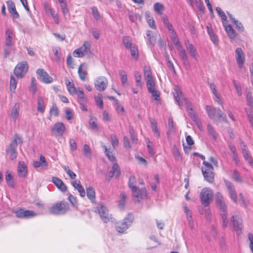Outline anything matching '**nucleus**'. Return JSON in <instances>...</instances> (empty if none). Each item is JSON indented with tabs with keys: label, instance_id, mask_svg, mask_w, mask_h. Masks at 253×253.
<instances>
[{
	"label": "nucleus",
	"instance_id": "6",
	"mask_svg": "<svg viewBox=\"0 0 253 253\" xmlns=\"http://www.w3.org/2000/svg\"><path fill=\"white\" fill-rule=\"evenodd\" d=\"M28 68V65L26 61H23L19 62L17 64L14 69V74L17 78H22L27 72Z\"/></svg>",
	"mask_w": 253,
	"mask_h": 253
},
{
	"label": "nucleus",
	"instance_id": "51",
	"mask_svg": "<svg viewBox=\"0 0 253 253\" xmlns=\"http://www.w3.org/2000/svg\"><path fill=\"white\" fill-rule=\"evenodd\" d=\"M17 85V81L12 76H11L10 81V90L12 92H14Z\"/></svg>",
	"mask_w": 253,
	"mask_h": 253
},
{
	"label": "nucleus",
	"instance_id": "36",
	"mask_svg": "<svg viewBox=\"0 0 253 253\" xmlns=\"http://www.w3.org/2000/svg\"><path fill=\"white\" fill-rule=\"evenodd\" d=\"M66 84L69 92L72 94H75L77 89L75 87L74 84L68 80L66 81Z\"/></svg>",
	"mask_w": 253,
	"mask_h": 253
},
{
	"label": "nucleus",
	"instance_id": "49",
	"mask_svg": "<svg viewBox=\"0 0 253 253\" xmlns=\"http://www.w3.org/2000/svg\"><path fill=\"white\" fill-rule=\"evenodd\" d=\"M165 26L168 28L169 33H170V37L171 39L177 37L176 32H175L173 26L171 23H169Z\"/></svg>",
	"mask_w": 253,
	"mask_h": 253
},
{
	"label": "nucleus",
	"instance_id": "46",
	"mask_svg": "<svg viewBox=\"0 0 253 253\" xmlns=\"http://www.w3.org/2000/svg\"><path fill=\"white\" fill-rule=\"evenodd\" d=\"M62 168L71 179H74L76 178V174L70 169L68 166H63Z\"/></svg>",
	"mask_w": 253,
	"mask_h": 253
},
{
	"label": "nucleus",
	"instance_id": "53",
	"mask_svg": "<svg viewBox=\"0 0 253 253\" xmlns=\"http://www.w3.org/2000/svg\"><path fill=\"white\" fill-rule=\"evenodd\" d=\"M79 99V102H85L86 101V99L85 98L84 95V93L83 90H80L79 89H77L76 93Z\"/></svg>",
	"mask_w": 253,
	"mask_h": 253
},
{
	"label": "nucleus",
	"instance_id": "39",
	"mask_svg": "<svg viewBox=\"0 0 253 253\" xmlns=\"http://www.w3.org/2000/svg\"><path fill=\"white\" fill-rule=\"evenodd\" d=\"M128 16L129 20L131 22H136L137 20H141V16L138 13H133L132 12H129Z\"/></svg>",
	"mask_w": 253,
	"mask_h": 253
},
{
	"label": "nucleus",
	"instance_id": "16",
	"mask_svg": "<svg viewBox=\"0 0 253 253\" xmlns=\"http://www.w3.org/2000/svg\"><path fill=\"white\" fill-rule=\"evenodd\" d=\"M172 93L176 102L177 103L179 107L181 108L182 106V103L181 101V99H183L184 97L180 88L178 86H175L173 88Z\"/></svg>",
	"mask_w": 253,
	"mask_h": 253
},
{
	"label": "nucleus",
	"instance_id": "31",
	"mask_svg": "<svg viewBox=\"0 0 253 253\" xmlns=\"http://www.w3.org/2000/svg\"><path fill=\"white\" fill-rule=\"evenodd\" d=\"M227 14L229 18L232 21V22L236 25L237 29L240 32H243L244 31V28L243 24L239 21L236 20L228 12H227Z\"/></svg>",
	"mask_w": 253,
	"mask_h": 253
},
{
	"label": "nucleus",
	"instance_id": "60",
	"mask_svg": "<svg viewBox=\"0 0 253 253\" xmlns=\"http://www.w3.org/2000/svg\"><path fill=\"white\" fill-rule=\"evenodd\" d=\"M135 182L136 179L134 176L132 175L130 176L128 181V186L131 189H135V187H136L135 185Z\"/></svg>",
	"mask_w": 253,
	"mask_h": 253
},
{
	"label": "nucleus",
	"instance_id": "62",
	"mask_svg": "<svg viewBox=\"0 0 253 253\" xmlns=\"http://www.w3.org/2000/svg\"><path fill=\"white\" fill-rule=\"evenodd\" d=\"M171 40L173 42V43L176 46L177 49L178 50V51L183 49L182 48V45L180 43L177 37L172 39Z\"/></svg>",
	"mask_w": 253,
	"mask_h": 253
},
{
	"label": "nucleus",
	"instance_id": "1",
	"mask_svg": "<svg viewBox=\"0 0 253 253\" xmlns=\"http://www.w3.org/2000/svg\"><path fill=\"white\" fill-rule=\"evenodd\" d=\"M23 143L22 137L18 134H16L14 139L10 144L9 147L6 149V153L10 154L11 160H14L17 156L16 149L18 144H21Z\"/></svg>",
	"mask_w": 253,
	"mask_h": 253
},
{
	"label": "nucleus",
	"instance_id": "13",
	"mask_svg": "<svg viewBox=\"0 0 253 253\" xmlns=\"http://www.w3.org/2000/svg\"><path fill=\"white\" fill-rule=\"evenodd\" d=\"M90 44L87 42H85L84 44L80 48L75 49L73 52V55L76 57H83L85 53H86L89 49Z\"/></svg>",
	"mask_w": 253,
	"mask_h": 253
},
{
	"label": "nucleus",
	"instance_id": "55",
	"mask_svg": "<svg viewBox=\"0 0 253 253\" xmlns=\"http://www.w3.org/2000/svg\"><path fill=\"white\" fill-rule=\"evenodd\" d=\"M216 10L217 12L218 13V15L221 17L222 20V22L226 21L227 19V17L226 15H225V13L224 12V11H223L222 10V9L219 7H217L216 8Z\"/></svg>",
	"mask_w": 253,
	"mask_h": 253
},
{
	"label": "nucleus",
	"instance_id": "44",
	"mask_svg": "<svg viewBox=\"0 0 253 253\" xmlns=\"http://www.w3.org/2000/svg\"><path fill=\"white\" fill-rule=\"evenodd\" d=\"M103 147L105 149V155L108 157V159L110 161H116V158L113 154L112 152L108 149L106 146H104Z\"/></svg>",
	"mask_w": 253,
	"mask_h": 253
},
{
	"label": "nucleus",
	"instance_id": "29",
	"mask_svg": "<svg viewBox=\"0 0 253 253\" xmlns=\"http://www.w3.org/2000/svg\"><path fill=\"white\" fill-rule=\"evenodd\" d=\"M223 25L225 28V31L229 37L230 39L234 40L236 38V33L231 25H227L225 22H223Z\"/></svg>",
	"mask_w": 253,
	"mask_h": 253
},
{
	"label": "nucleus",
	"instance_id": "30",
	"mask_svg": "<svg viewBox=\"0 0 253 253\" xmlns=\"http://www.w3.org/2000/svg\"><path fill=\"white\" fill-rule=\"evenodd\" d=\"M202 173L205 179L210 183H212L214 181V173L213 170L207 171L202 170Z\"/></svg>",
	"mask_w": 253,
	"mask_h": 253
},
{
	"label": "nucleus",
	"instance_id": "35",
	"mask_svg": "<svg viewBox=\"0 0 253 253\" xmlns=\"http://www.w3.org/2000/svg\"><path fill=\"white\" fill-rule=\"evenodd\" d=\"M153 7L154 11L160 15H162L165 9L164 5L160 2L155 3Z\"/></svg>",
	"mask_w": 253,
	"mask_h": 253
},
{
	"label": "nucleus",
	"instance_id": "8",
	"mask_svg": "<svg viewBox=\"0 0 253 253\" xmlns=\"http://www.w3.org/2000/svg\"><path fill=\"white\" fill-rule=\"evenodd\" d=\"M215 204L217 208L220 211L221 213L227 212V206L223 197L219 192H217L215 194Z\"/></svg>",
	"mask_w": 253,
	"mask_h": 253
},
{
	"label": "nucleus",
	"instance_id": "50",
	"mask_svg": "<svg viewBox=\"0 0 253 253\" xmlns=\"http://www.w3.org/2000/svg\"><path fill=\"white\" fill-rule=\"evenodd\" d=\"M37 82L35 78H31V85L29 88L30 91L33 93H35L37 91Z\"/></svg>",
	"mask_w": 253,
	"mask_h": 253
},
{
	"label": "nucleus",
	"instance_id": "40",
	"mask_svg": "<svg viewBox=\"0 0 253 253\" xmlns=\"http://www.w3.org/2000/svg\"><path fill=\"white\" fill-rule=\"evenodd\" d=\"M123 42L125 46L127 49L134 45L132 44L131 38L128 36H125L123 37Z\"/></svg>",
	"mask_w": 253,
	"mask_h": 253
},
{
	"label": "nucleus",
	"instance_id": "20",
	"mask_svg": "<svg viewBox=\"0 0 253 253\" xmlns=\"http://www.w3.org/2000/svg\"><path fill=\"white\" fill-rule=\"evenodd\" d=\"M133 197L138 199H143L146 196L147 192L145 188H142L141 190L137 188V187L135 189H131Z\"/></svg>",
	"mask_w": 253,
	"mask_h": 253
},
{
	"label": "nucleus",
	"instance_id": "9",
	"mask_svg": "<svg viewBox=\"0 0 253 253\" xmlns=\"http://www.w3.org/2000/svg\"><path fill=\"white\" fill-rule=\"evenodd\" d=\"M15 36L13 30L11 28H7L5 33V45L11 47L15 42Z\"/></svg>",
	"mask_w": 253,
	"mask_h": 253
},
{
	"label": "nucleus",
	"instance_id": "18",
	"mask_svg": "<svg viewBox=\"0 0 253 253\" xmlns=\"http://www.w3.org/2000/svg\"><path fill=\"white\" fill-rule=\"evenodd\" d=\"M241 148L242 151V153L243 155V157L245 160L251 165H253V158L248 150L246 145L243 142L241 143Z\"/></svg>",
	"mask_w": 253,
	"mask_h": 253
},
{
	"label": "nucleus",
	"instance_id": "26",
	"mask_svg": "<svg viewBox=\"0 0 253 253\" xmlns=\"http://www.w3.org/2000/svg\"><path fill=\"white\" fill-rule=\"evenodd\" d=\"M78 73L80 79L82 81H84L86 76L87 74L86 65L85 64H81L78 68Z\"/></svg>",
	"mask_w": 253,
	"mask_h": 253
},
{
	"label": "nucleus",
	"instance_id": "10",
	"mask_svg": "<svg viewBox=\"0 0 253 253\" xmlns=\"http://www.w3.org/2000/svg\"><path fill=\"white\" fill-rule=\"evenodd\" d=\"M16 216L21 218H29L35 216L37 214L33 211L20 209L14 211Z\"/></svg>",
	"mask_w": 253,
	"mask_h": 253
},
{
	"label": "nucleus",
	"instance_id": "25",
	"mask_svg": "<svg viewBox=\"0 0 253 253\" xmlns=\"http://www.w3.org/2000/svg\"><path fill=\"white\" fill-rule=\"evenodd\" d=\"M65 130V127L63 123L58 122L56 123L52 129L59 136H62Z\"/></svg>",
	"mask_w": 253,
	"mask_h": 253
},
{
	"label": "nucleus",
	"instance_id": "11",
	"mask_svg": "<svg viewBox=\"0 0 253 253\" xmlns=\"http://www.w3.org/2000/svg\"><path fill=\"white\" fill-rule=\"evenodd\" d=\"M108 85V81L104 77H99L94 82V85L97 90L99 91H104Z\"/></svg>",
	"mask_w": 253,
	"mask_h": 253
},
{
	"label": "nucleus",
	"instance_id": "23",
	"mask_svg": "<svg viewBox=\"0 0 253 253\" xmlns=\"http://www.w3.org/2000/svg\"><path fill=\"white\" fill-rule=\"evenodd\" d=\"M120 169L119 165L117 163L114 164L112 167V170L108 172L106 177L110 180L113 176L118 177L120 174Z\"/></svg>",
	"mask_w": 253,
	"mask_h": 253
},
{
	"label": "nucleus",
	"instance_id": "24",
	"mask_svg": "<svg viewBox=\"0 0 253 253\" xmlns=\"http://www.w3.org/2000/svg\"><path fill=\"white\" fill-rule=\"evenodd\" d=\"M20 105L18 103H16L11 109L10 117L13 121L15 122L18 119L19 115Z\"/></svg>",
	"mask_w": 253,
	"mask_h": 253
},
{
	"label": "nucleus",
	"instance_id": "61",
	"mask_svg": "<svg viewBox=\"0 0 253 253\" xmlns=\"http://www.w3.org/2000/svg\"><path fill=\"white\" fill-rule=\"evenodd\" d=\"M126 195L124 193H122L120 195V201H119V206L121 208H123L125 204V201L126 199Z\"/></svg>",
	"mask_w": 253,
	"mask_h": 253
},
{
	"label": "nucleus",
	"instance_id": "56",
	"mask_svg": "<svg viewBox=\"0 0 253 253\" xmlns=\"http://www.w3.org/2000/svg\"><path fill=\"white\" fill-rule=\"evenodd\" d=\"M60 48L59 47H54L53 48V51L55 57V60L57 62H59L61 57Z\"/></svg>",
	"mask_w": 253,
	"mask_h": 253
},
{
	"label": "nucleus",
	"instance_id": "58",
	"mask_svg": "<svg viewBox=\"0 0 253 253\" xmlns=\"http://www.w3.org/2000/svg\"><path fill=\"white\" fill-rule=\"evenodd\" d=\"M146 81L147 83V88L149 92L155 89V85L153 79L148 80L147 81Z\"/></svg>",
	"mask_w": 253,
	"mask_h": 253
},
{
	"label": "nucleus",
	"instance_id": "43",
	"mask_svg": "<svg viewBox=\"0 0 253 253\" xmlns=\"http://www.w3.org/2000/svg\"><path fill=\"white\" fill-rule=\"evenodd\" d=\"M5 180L7 182L8 185L10 187H13L14 182L13 179V176L11 173L7 172L5 175Z\"/></svg>",
	"mask_w": 253,
	"mask_h": 253
},
{
	"label": "nucleus",
	"instance_id": "5",
	"mask_svg": "<svg viewBox=\"0 0 253 253\" xmlns=\"http://www.w3.org/2000/svg\"><path fill=\"white\" fill-rule=\"evenodd\" d=\"M132 214H128L123 221L118 222L116 224V228L118 232L124 233L130 226L133 221Z\"/></svg>",
	"mask_w": 253,
	"mask_h": 253
},
{
	"label": "nucleus",
	"instance_id": "3",
	"mask_svg": "<svg viewBox=\"0 0 253 253\" xmlns=\"http://www.w3.org/2000/svg\"><path fill=\"white\" fill-rule=\"evenodd\" d=\"M206 111L209 117L212 119L214 122L216 121V119L218 118L225 122H227L226 116L223 114L221 111L213 107L206 106Z\"/></svg>",
	"mask_w": 253,
	"mask_h": 253
},
{
	"label": "nucleus",
	"instance_id": "21",
	"mask_svg": "<svg viewBox=\"0 0 253 253\" xmlns=\"http://www.w3.org/2000/svg\"><path fill=\"white\" fill-rule=\"evenodd\" d=\"M72 186L74 188L78 191L80 195L82 197H84L85 195V191L84 187L81 185V182L79 180L76 179L72 182Z\"/></svg>",
	"mask_w": 253,
	"mask_h": 253
},
{
	"label": "nucleus",
	"instance_id": "4",
	"mask_svg": "<svg viewBox=\"0 0 253 253\" xmlns=\"http://www.w3.org/2000/svg\"><path fill=\"white\" fill-rule=\"evenodd\" d=\"M213 194L210 188H203L200 193V197L201 203L205 207H208L213 199Z\"/></svg>",
	"mask_w": 253,
	"mask_h": 253
},
{
	"label": "nucleus",
	"instance_id": "38",
	"mask_svg": "<svg viewBox=\"0 0 253 253\" xmlns=\"http://www.w3.org/2000/svg\"><path fill=\"white\" fill-rule=\"evenodd\" d=\"M150 123L151 124L152 130H153V132H154L155 135L157 137H160V133L158 128L157 122L156 121V120H155L154 119H151L150 120Z\"/></svg>",
	"mask_w": 253,
	"mask_h": 253
},
{
	"label": "nucleus",
	"instance_id": "27",
	"mask_svg": "<svg viewBox=\"0 0 253 253\" xmlns=\"http://www.w3.org/2000/svg\"><path fill=\"white\" fill-rule=\"evenodd\" d=\"M27 172V166L23 162L20 161L18 163V174L19 176L24 177L26 176Z\"/></svg>",
	"mask_w": 253,
	"mask_h": 253
},
{
	"label": "nucleus",
	"instance_id": "2",
	"mask_svg": "<svg viewBox=\"0 0 253 253\" xmlns=\"http://www.w3.org/2000/svg\"><path fill=\"white\" fill-rule=\"evenodd\" d=\"M69 209V205L67 202L61 201L53 205L49 209L50 213L55 215L65 214Z\"/></svg>",
	"mask_w": 253,
	"mask_h": 253
},
{
	"label": "nucleus",
	"instance_id": "19",
	"mask_svg": "<svg viewBox=\"0 0 253 253\" xmlns=\"http://www.w3.org/2000/svg\"><path fill=\"white\" fill-rule=\"evenodd\" d=\"M52 182L61 192H64L67 191V187L63 181L57 177H53Z\"/></svg>",
	"mask_w": 253,
	"mask_h": 253
},
{
	"label": "nucleus",
	"instance_id": "47",
	"mask_svg": "<svg viewBox=\"0 0 253 253\" xmlns=\"http://www.w3.org/2000/svg\"><path fill=\"white\" fill-rule=\"evenodd\" d=\"M144 77L146 81L148 80H152V73L151 70L149 67L145 66L144 68Z\"/></svg>",
	"mask_w": 253,
	"mask_h": 253
},
{
	"label": "nucleus",
	"instance_id": "64",
	"mask_svg": "<svg viewBox=\"0 0 253 253\" xmlns=\"http://www.w3.org/2000/svg\"><path fill=\"white\" fill-rule=\"evenodd\" d=\"M111 138L112 140V145L113 147L115 148L119 145V140L116 135L112 134L111 135Z\"/></svg>",
	"mask_w": 253,
	"mask_h": 253
},
{
	"label": "nucleus",
	"instance_id": "52",
	"mask_svg": "<svg viewBox=\"0 0 253 253\" xmlns=\"http://www.w3.org/2000/svg\"><path fill=\"white\" fill-rule=\"evenodd\" d=\"M83 152L84 156L90 158L91 157V152L89 148V146L87 144H84V146Z\"/></svg>",
	"mask_w": 253,
	"mask_h": 253
},
{
	"label": "nucleus",
	"instance_id": "15",
	"mask_svg": "<svg viewBox=\"0 0 253 253\" xmlns=\"http://www.w3.org/2000/svg\"><path fill=\"white\" fill-rule=\"evenodd\" d=\"M236 59L238 67L241 69L243 67L245 62V56L241 48L238 47L235 50Z\"/></svg>",
	"mask_w": 253,
	"mask_h": 253
},
{
	"label": "nucleus",
	"instance_id": "34",
	"mask_svg": "<svg viewBox=\"0 0 253 253\" xmlns=\"http://www.w3.org/2000/svg\"><path fill=\"white\" fill-rule=\"evenodd\" d=\"M45 109L44 101L43 98L40 96L38 98V107L37 110L41 113H43Z\"/></svg>",
	"mask_w": 253,
	"mask_h": 253
},
{
	"label": "nucleus",
	"instance_id": "54",
	"mask_svg": "<svg viewBox=\"0 0 253 253\" xmlns=\"http://www.w3.org/2000/svg\"><path fill=\"white\" fill-rule=\"evenodd\" d=\"M134 77L136 83V85L138 87H142L141 84V76L139 72H135L134 73Z\"/></svg>",
	"mask_w": 253,
	"mask_h": 253
},
{
	"label": "nucleus",
	"instance_id": "17",
	"mask_svg": "<svg viewBox=\"0 0 253 253\" xmlns=\"http://www.w3.org/2000/svg\"><path fill=\"white\" fill-rule=\"evenodd\" d=\"M231 221L233 222L234 230L238 234H240L242 227V219L239 216L233 215Z\"/></svg>",
	"mask_w": 253,
	"mask_h": 253
},
{
	"label": "nucleus",
	"instance_id": "37",
	"mask_svg": "<svg viewBox=\"0 0 253 253\" xmlns=\"http://www.w3.org/2000/svg\"><path fill=\"white\" fill-rule=\"evenodd\" d=\"M232 178L237 183H242L244 182L242 177L241 176L239 172L237 169H234L233 170Z\"/></svg>",
	"mask_w": 253,
	"mask_h": 253
},
{
	"label": "nucleus",
	"instance_id": "48",
	"mask_svg": "<svg viewBox=\"0 0 253 253\" xmlns=\"http://www.w3.org/2000/svg\"><path fill=\"white\" fill-rule=\"evenodd\" d=\"M207 129L209 134L211 135L214 139H216L217 138L216 133L213 127L211 125H208Z\"/></svg>",
	"mask_w": 253,
	"mask_h": 253
},
{
	"label": "nucleus",
	"instance_id": "59",
	"mask_svg": "<svg viewBox=\"0 0 253 253\" xmlns=\"http://www.w3.org/2000/svg\"><path fill=\"white\" fill-rule=\"evenodd\" d=\"M221 216L222 220V227L223 228H226L228 223V220L227 219V212L221 213Z\"/></svg>",
	"mask_w": 253,
	"mask_h": 253
},
{
	"label": "nucleus",
	"instance_id": "33",
	"mask_svg": "<svg viewBox=\"0 0 253 253\" xmlns=\"http://www.w3.org/2000/svg\"><path fill=\"white\" fill-rule=\"evenodd\" d=\"M86 190L87 198L92 202H93L95 200V192L94 188L92 187H89L86 188Z\"/></svg>",
	"mask_w": 253,
	"mask_h": 253
},
{
	"label": "nucleus",
	"instance_id": "42",
	"mask_svg": "<svg viewBox=\"0 0 253 253\" xmlns=\"http://www.w3.org/2000/svg\"><path fill=\"white\" fill-rule=\"evenodd\" d=\"M128 49L130 50V54L133 58L136 60L138 58V50L137 46L134 44Z\"/></svg>",
	"mask_w": 253,
	"mask_h": 253
},
{
	"label": "nucleus",
	"instance_id": "63",
	"mask_svg": "<svg viewBox=\"0 0 253 253\" xmlns=\"http://www.w3.org/2000/svg\"><path fill=\"white\" fill-rule=\"evenodd\" d=\"M246 98L248 105L252 108V109L253 110V99L250 92H247Z\"/></svg>",
	"mask_w": 253,
	"mask_h": 253
},
{
	"label": "nucleus",
	"instance_id": "12",
	"mask_svg": "<svg viewBox=\"0 0 253 253\" xmlns=\"http://www.w3.org/2000/svg\"><path fill=\"white\" fill-rule=\"evenodd\" d=\"M225 185L228 189V193L230 198L234 203H237V195L234 185L230 181L224 180Z\"/></svg>",
	"mask_w": 253,
	"mask_h": 253
},
{
	"label": "nucleus",
	"instance_id": "45",
	"mask_svg": "<svg viewBox=\"0 0 253 253\" xmlns=\"http://www.w3.org/2000/svg\"><path fill=\"white\" fill-rule=\"evenodd\" d=\"M147 38L148 40L149 43L154 45L156 42V39L152 35V32L151 31H147L146 33Z\"/></svg>",
	"mask_w": 253,
	"mask_h": 253
},
{
	"label": "nucleus",
	"instance_id": "7",
	"mask_svg": "<svg viewBox=\"0 0 253 253\" xmlns=\"http://www.w3.org/2000/svg\"><path fill=\"white\" fill-rule=\"evenodd\" d=\"M97 208L100 218L104 223H107L112 220V215L108 213L107 208L103 204H98Z\"/></svg>",
	"mask_w": 253,
	"mask_h": 253
},
{
	"label": "nucleus",
	"instance_id": "41",
	"mask_svg": "<svg viewBox=\"0 0 253 253\" xmlns=\"http://www.w3.org/2000/svg\"><path fill=\"white\" fill-rule=\"evenodd\" d=\"M169 124V130L167 132V135L169 137L171 133L175 131V127L174 126V123L173 119L171 118H169L168 120Z\"/></svg>",
	"mask_w": 253,
	"mask_h": 253
},
{
	"label": "nucleus",
	"instance_id": "22",
	"mask_svg": "<svg viewBox=\"0 0 253 253\" xmlns=\"http://www.w3.org/2000/svg\"><path fill=\"white\" fill-rule=\"evenodd\" d=\"M9 13L12 15L13 18L17 19L19 17V15L16 10L14 3L11 0L6 1Z\"/></svg>",
	"mask_w": 253,
	"mask_h": 253
},
{
	"label": "nucleus",
	"instance_id": "57",
	"mask_svg": "<svg viewBox=\"0 0 253 253\" xmlns=\"http://www.w3.org/2000/svg\"><path fill=\"white\" fill-rule=\"evenodd\" d=\"M119 75L121 77V80L123 84H125L127 83V75L125 72L123 70H121L119 72Z\"/></svg>",
	"mask_w": 253,
	"mask_h": 253
},
{
	"label": "nucleus",
	"instance_id": "28",
	"mask_svg": "<svg viewBox=\"0 0 253 253\" xmlns=\"http://www.w3.org/2000/svg\"><path fill=\"white\" fill-rule=\"evenodd\" d=\"M88 125L91 129L96 131L99 130V127L97 123V119L96 117L92 116H89Z\"/></svg>",
	"mask_w": 253,
	"mask_h": 253
},
{
	"label": "nucleus",
	"instance_id": "14",
	"mask_svg": "<svg viewBox=\"0 0 253 253\" xmlns=\"http://www.w3.org/2000/svg\"><path fill=\"white\" fill-rule=\"evenodd\" d=\"M37 74L40 76V80L45 84L51 83L53 81L52 78L49 76L48 73L43 69H39L37 70Z\"/></svg>",
	"mask_w": 253,
	"mask_h": 253
},
{
	"label": "nucleus",
	"instance_id": "32",
	"mask_svg": "<svg viewBox=\"0 0 253 253\" xmlns=\"http://www.w3.org/2000/svg\"><path fill=\"white\" fill-rule=\"evenodd\" d=\"M186 48L189 54L195 59H197V52L194 45L189 42L186 44Z\"/></svg>",
	"mask_w": 253,
	"mask_h": 253
}]
</instances>
